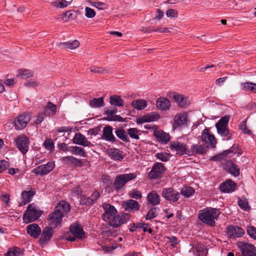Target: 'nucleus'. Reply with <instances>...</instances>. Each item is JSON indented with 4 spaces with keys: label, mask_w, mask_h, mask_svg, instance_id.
Listing matches in <instances>:
<instances>
[{
    "label": "nucleus",
    "mask_w": 256,
    "mask_h": 256,
    "mask_svg": "<svg viewBox=\"0 0 256 256\" xmlns=\"http://www.w3.org/2000/svg\"><path fill=\"white\" fill-rule=\"evenodd\" d=\"M102 208L104 211L102 215V220L114 228H118L126 223L130 219L129 215L126 213H124L121 215H116V210L113 206L109 204H103Z\"/></svg>",
    "instance_id": "f257e3e1"
},
{
    "label": "nucleus",
    "mask_w": 256,
    "mask_h": 256,
    "mask_svg": "<svg viewBox=\"0 0 256 256\" xmlns=\"http://www.w3.org/2000/svg\"><path fill=\"white\" fill-rule=\"evenodd\" d=\"M220 214V211L219 209L208 207L199 210L198 217L204 224L210 226H214L216 224L215 220L218 218Z\"/></svg>",
    "instance_id": "f03ea898"
},
{
    "label": "nucleus",
    "mask_w": 256,
    "mask_h": 256,
    "mask_svg": "<svg viewBox=\"0 0 256 256\" xmlns=\"http://www.w3.org/2000/svg\"><path fill=\"white\" fill-rule=\"evenodd\" d=\"M43 212L34 206L33 204H30L26 210L23 214V220L26 224L34 222L41 216Z\"/></svg>",
    "instance_id": "7ed1b4c3"
},
{
    "label": "nucleus",
    "mask_w": 256,
    "mask_h": 256,
    "mask_svg": "<svg viewBox=\"0 0 256 256\" xmlns=\"http://www.w3.org/2000/svg\"><path fill=\"white\" fill-rule=\"evenodd\" d=\"M136 178L134 173L128 174H120L116 176L114 182V186L116 191H118L125 186L126 184Z\"/></svg>",
    "instance_id": "20e7f679"
},
{
    "label": "nucleus",
    "mask_w": 256,
    "mask_h": 256,
    "mask_svg": "<svg viewBox=\"0 0 256 256\" xmlns=\"http://www.w3.org/2000/svg\"><path fill=\"white\" fill-rule=\"evenodd\" d=\"M230 120V116H228L222 117L216 124V127L218 134L222 136H228L227 140L230 138V130L228 124Z\"/></svg>",
    "instance_id": "39448f33"
},
{
    "label": "nucleus",
    "mask_w": 256,
    "mask_h": 256,
    "mask_svg": "<svg viewBox=\"0 0 256 256\" xmlns=\"http://www.w3.org/2000/svg\"><path fill=\"white\" fill-rule=\"evenodd\" d=\"M70 230L72 236H69L66 238V240L70 242H74L76 238L82 239L84 236V232L80 224L75 223L71 225L70 227Z\"/></svg>",
    "instance_id": "423d86ee"
},
{
    "label": "nucleus",
    "mask_w": 256,
    "mask_h": 256,
    "mask_svg": "<svg viewBox=\"0 0 256 256\" xmlns=\"http://www.w3.org/2000/svg\"><path fill=\"white\" fill-rule=\"evenodd\" d=\"M14 142L18 150L23 154H26L28 150L30 140L25 135L20 134L15 138Z\"/></svg>",
    "instance_id": "0eeeda50"
},
{
    "label": "nucleus",
    "mask_w": 256,
    "mask_h": 256,
    "mask_svg": "<svg viewBox=\"0 0 256 256\" xmlns=\"http://www.w3.org/2000/svg\"><path fill=\"white\" fill-rule=\"evenodd\" d=\"M162 196L166 200L175 202L180 198V193L172 188H164L162 189Z\"/></svg>",
    "instance_id": "6e6552de"
},
{
    "label": "nucleus",
    "mask_w": 256,
    "mask_h": 256,
    "mask_svg": "<svg viewBox=\"0 0 256 256\" xmlns=\"http://www.w3.org/2000/svg\"><path fill=\"white\" fill-rule=\"evenodd\" d=\"M30 116L29 114L24 113L18 115L14 120V126L17 130H23L30 122Z\"/></svg>",
    "instance_id": "1a4fd4ad"
},
{
    "label": "nucleus",
    "mask_w": 256,
    "mask_h": 256,
    "mask_svg": "<svg viewBox=\"0 0 256 256\" xmlns=\"http://www.w3.org/2000/svg\"><path fill=\"white\" fill-rule=\"evenodd\" d=\"M165 170V167L161 162H156L153 165L150 171L148 173L150 179H156L161 176Z\"/></svg>",
    "instance_id": "9d476101"
},
{
    "label": "nucleus",
    "mask_w": 256,
    "mask_h": 256,
    "mask_svg": "<svg viewBox=\"0 0 256 256\" xmlns=\"http://www.w3.org/2000/svg\"><path fill=\"white\" fill-rule=\"evenodd\" d=\"M242 256H256L254 246L246 242H239L238 244Z\"/></svg>",
    "instance_id": "9b49d317"
},
{
    "label": "nucleus",
    "mask_w": 256,
    "mask_h": 256,
    "mask_svg": "<svg viewBox=\"0 0 256 256\" xmlns=\"http://www.w3.org/2000/svg\"><path fill=\"white\" fill-rule=\"evenodd\" d=\"M54 163L53 162H50L46 164H42L36 167L33 169L32 172L36 175H46L54 169Z\"/></svg>",
    "instance_id": "f8f14e48"
},
{
    "label": "nucleus",
    "mask_w": 256,
    "mask_h": 256,
    "mask_svg": "<svg viewBox=\"0 0 256 256\" xmlns=\"http://www.w3.org/2000/svg\"><path fill=\"white\" fill-rule=\"evenodd\" d=\"M228 236L231 238L242 236L244 234V230L238 226H228L226 228Z\"/></svg>",
    "instance_id": "ddd939ff"
},
{
    "label": "nucleus",
    "mask_w": 256,
    "mask_h": 256,
    "mask_svg": "<svg viewBox=\"0 0 256 256\" xmlns=\"http://www.w3.org/2000/svg\"><path fill=\"white\" fill-rule=\"evenodd\" d=\"M53 234L54 232L51 227L46 226L44 228L39 239L40 245L44 246L52 238Z\"/></svg>",
    "instance_id": "4468645a"
},
{
    "label": "nucleus",
    "mask_w": 256,
    "mask_h": 256,
    "mask_svg": "<svg viewBox=\"0 0 256 256\" xmlns=\"http://www.w3.org/2000/svg\"><path fill=\"white\" fill-rule=\"evenodd\" d=\"M63 216V212L62 211H59V209L56 208V210L54 212L49 214V224H54L55 226H57L58 224L61 223Z\"/></svg>",
    "instance_id": "2eb2a0df"
},
{
    "label": "nucleus",
    "mask_w": 256,
    "mask_h": 256,
    "mask_svg": "<svg viewBox=\"0 0 256 256\" xmlns=\"http://www.w3.org/2000/svg\"><path fill=\"white\" fill-rule=\"evenodd\" d=\"M104 114L108 115L106 118V120L109 121H118L120 122H124V118L118 115H114L118 112V109L116 108H109L106 107L104 108Z\"/></svg>",
    "instance_id": "dca6fc26"
},
{
    "label": "nucleus",
    "mask_w": 256,
    "mask_h": 256,
    "mask_svg": "<svg viewBox=\"0 0 256 256\" xmlns=\"http://www.w3.org/2000/svg\"><path fill=\"white\" fill-rule=\"evenodd\" d=\"M113 128L109 125L104 128L102 139L111 142H116L118 141L116 139L112 133Z\"/></svg>",
    "instance_id": "f3484780"
},
{
    "label": "nucleus",
    "mask_w": 256,
    "mask_h": 256,
    "mask_svg": "<svg viewBox=\"0 0 256 256\" xmlns=\"http://www.w3.org/2000/svg\"><path fill=\"white\" fill-rule=\"evenodd\" d=\"M160 118V116L157 112H151L137 118L136 122L138 124H142L144 122L156 120H158Z\"/></svg>",
    "instance_id": "a211bd4d"
},
{
    "label": "nucleus",
    "mask_w": 256,
    "mask_h": 256,
    "mask_svg": "<svg viewBox=\"0 0 256 256\" xmlns=\"http://www.w3.org/2000/svg\"><path fill=\"white\" fill-rule=\"evenodd\" d=\"M72 142L84 146L91 147L92 144L87 140L86 137L80 133H76L72 138Z\"/></svg>",
    "instance_id": "6ab92c4d"
},
{
    "label": "nucleus",
    "mask_w": 256,
    "mask_h": 256,
    "mask_svg": "<svg viewBox=\"0 0 256 256\" xmlns=\"http://www.w3.org/2000/svg\"><path fill=\"white\" fill-rule=\"evenodd\" d=\"M170 148L172 150H175L180 155L187 154L188 150L186 145L178 142L173 141L170 144Z\"/></svg>",
    "instance_id": "aec40b11"
},
{
    "label": "nucleus",
    "mask_w": 256,
    "mask_h": 256,
    "mask_svg": "<svg viewBox=\"0 0 256 256\" xmlns=\"http://www.w3.org/2000/svg\"><path fill=\"white\" fill-rule=\"evenodd\" d=\"M236 186V184L233 181L228 180L220 184V189L222 192L230 193L234 191Z\"/></svg>",
    "instance_id": "412c9836"
},
{
    "label": "nucleus",
    "mask_w": 256,
    "mask_h": 256,
    "mask_svg": "<svg viewBox=\"0 0 256 256\" xmlns=\"http://www.w3.org/2000/svg\"><path fill=\"white\" fill-rule=\"evenodd\" d=\"M172 98L177 104L180 108H186L190 104L188 98L182 94H175L173 95Z\"/></svg>",
    "instance_id": "4be33fe9"
},
{
    "label": "nucleus",
    "mask_w": 256,
    "mask_h": 256,
    "mask_svg": "<svg viewBox=\"0 0 256 256\" xmlns=\"http://www.w3.org/2000/svg\"><path fill=\"white\" fill-rule=\"evenodd\" d=\"M28 234L32 237L36 238L42 232L41 228L36 224H32L26 227Z\"/></svg>",
    "instance_id": "5701e85b"
},
{
    "label": "nucleus",
    "mask_w": 256,
    "mask_h": 256,
    "mask_svg": "<svg viewBox=\"0 0 256 256\" xmlns=\"http://www.w3.org/2000/svg\"><path fill=\"white\" fill-rule=\"evenodd\" d=\"M100 196V192L98 191H94L92 195L88 197L82 196L81 199V203L86 206L93 204L96 202Z\"/></svg>",
    "instance_id": "b1692460"
},
{
    "label": "nucleus",
    "mask_w": 256,
    "mask_h": 256,
    "mask_svg": "<svg viewBox=\"0 0 256 256\" xmlns=\"http://www.w3.org/2000/svg\"><path fill=\"white\" fill-rule=\"evenodd\" d=\"M224 169L234 176H238L240 174V169L231 160H228L226 162Z\"/></svg>",
    "instance_id": "393cba45"
},
{
    "label": "nucleus",
    "mask_w": 256,
    "mask_h": 256,
    "mask_svg": "<svg viewBox=\"0 0 256 256\" xmlns=\"http://www.w3.org/2000/svg\"><path fill=\"white\" fill-rule=\"evenodd\" d=\"M187 118V114L186 113H181L177 114L174 118L173 127L176 128L186 124L188 120Z\"/></svg>",
    "instance_id": "a878e982"
},
{
    "label": "nucleus",
    "mask_w": 256,
    "mask_h": 256,
    "mask_svg": "<svg viewBox=\"0 0 256 256\" xmlns=\"http://www.w3.org/2000/svg\"><path fill=\"white\" fill-rule=\"evenodd\" d=\"M106 152L108 156L114 160L120 161L124 158L122 152L120 151L117 148H108Z\"/></svg>",
    "instance_id": "bb28decb"
},
{
    "label": "nucleus",
    "mask_w": 256,
    "mask_h": 256,
    "mask_svg": "<svg viewBox=\"0 0 256 256\" xmlns=\"http://www.w3.org/2000/svg\"><path fill=\"white\" fill-rule=\"evenodd\" d=\"M156 107L162 110H167L171 106L170 102L166 98L160 97L156 102Z\"/></svg>",
    "instance_id": "cd10ccee"
},
{
    "label": "nucleus",
    "mask_w": 256,
    "mask_h": 256,
    "mask_svg": "<svg viewBox=\"0 0 256 256\" xmlns=\"http://www.w3.org/2000/svg\"><path fill=\"white\" fill-rule=\"evenodd\" d=\"M123 206L126 210L136 211L140 209L138 202L134 200H128L124 201Z\"/></svg>",
    "instance_id": "c85d7f7f"
},
{
    "label": "nucleus",
    "mask_w": 256,
    "mask_h": 256,
    "mask_svg": "<svg viewBox=\"0 0 256 256\" xmlns=\"http://www.w3.org/2000/svg\"><path fill=\"white\" fill-rule=\"evenodd\" d=\"M154 136L162 144H166L170 139V134L162 130L155 132Z\"/></svg>",
    "instance_id": "c756f323"
},
{
    "label": "nucleus",
    "mask_w": 256,
    "mask_h": 256,
    "mask_svg": "<svg viewBox=\"0 0 256 256\" xmlns=\"http://www.w3.org/2000/svg\"><path fill=\"white\" fill-rule=\"evenodd\" d=\"M63 161L67 164H72L74 166L81 167L83 163L82 161L73 156H66L62 158Z\"/></svg>",
    "instance_id": "7c9ffc66"
},
{
    "label": "nucleus",
    "mask_w": 256,
    "mask_h": 256,
    "mask_svg": "<svg viewBox=\"0 0 256 256\" xmlns=\"http://www.w3.org/2000/svg\"><path fill=\"white\" fill-rule=\"evenodd\" d=\"M147 200L148 203L153 206H156L160 203V196L154 190H152L148 194Z\"/></svg>",
    "instance_id": "2f4dec72"
},
{
    "label": "nucleus",
    "mask_w": 256,
    "mask_h": 256,
    "mask_svg": "<svg viewBox=\"0 0 256 256\" xmlns=\"http://www.w3.org/2000/svg\"><path fill=\"white\" fill-rule=\"evenodd\" d=\"M35 192L34 190H31L29 191H24L22 193V202L20 204V206L25 205L30 202L33 196L34 195Z\"/></svg>",
    "instance_id": "473e14b6"
},
{
    "label": "nucleus",
    "mask_w": 256,
    "mask_h": 256,
    "mask_svg": "<svg viewBox=\"0 0 256 256\" xmlns=\"http://www.w3.org/2000/svg\"><path fill=\"white\" fill-rule=\"evenodd\" d=\"M202 140L206 143L210 144L212 148H215L216 140L214 135L204 132L202 136Z\"/></svg>",
    "instance_id": "72a5a7b5"
},
{
    "label": "nucleus",
    "mask_w": 256,
    "mask_h": 256,
    "mask_svg": "<svg viewBox=\"0 0 256 256\" xmlns=\"http://www.w3.org/2000/svg\"><path fill=\"white\" fill-rule=\"evenodd\" d=\"M132 106L138 110L144 109L147 106L146 101L144 99H136L132 102Z\"/></svg>",
    "instance_id": "f704fd0d"
},
{
    "label": "nucleus",
    "mask_w": 256,
    "mask_h": 256,
    "mask_svg": "<svg viewBox=\"0 0 256 256\" xmlns=\"http://www.w3.org/2000/svg\"><path fill=\"white\" fill-rule=\"evenodd\" d=\"M204 152V148L198 144H193L190 150H188L187 154L189 156L194 154H202Z\"/></svg>",
    "instance_id": "c9c22d12"
},
{
    "label": "nucleus",
    "mask_w": 256,
    "mask_h": 256,
    "mask_svg": "<svg viewBox=\"0 0 256 256\" xmlns=\"http://www.w3.org/2000/svg\"><path fill=\"white\" fill-rule=\"evenodd\" d=\"M110 104L116 106H122L124 104V100L120 96L117 95H113L110 98Z\"/></svg>",
    "instance_id": "e433bc0d"
},
{
    "label": "nucleus",
    "mask_w": 256,
    "mask_h": 256,
    "mask_svg": "<svg viewBox=\"0 0 256 256\" xmlns=\"http://www.w3.org/2000/svg\"><path fill=\"white\" fill-rule=\"evenodd\" d=\"M115 134L118 138L124 142H130V139L128 136L127 132L123 128H117L115 132Z\"/></svg>",
    "instance_id": "4c0bfd02"
},
{
    "label": "nucleus",
    "mask_w": 256,
    "mask_h": 256,
    "mask_svg": "<svg viewBox=\"0 0 256 256\" xmlns=\"http://www.w3.org/2000/svg\"><path fill=\"white\" fill-rule=\"evenodd\" d=\"M89 104L92 108H98L104 106V102L103 97L94 98L89 101Z\"/></svg>",
    "instance_id": "58836bf2"
},
{
    "label": "nucleus",
    "mask_w": 256,
    "mask_h": 256,
    "mask_svg": "<svg viewBox=\"0 0 256 256\" xmlns=\"http://www.w3.org/2000/svg\"><path fill=\"white\" fill-rule=\"evenodd\" d=\"M56 208L59 209V211H62L64 214V213H68L70 211V206L66 201L60 200L56 206Z\"/></svg>",
    "instance_id": "ea45409f"
},
{
    "label": "nucleus",
    "mask_w": 256,
    "mask_h": 256,
    "mask_svg": "<svg viewBox=\"0 0 256 256\" xmlns=\"http://www.w3.org/2000/svg\"><path fill=\"white\" fill-rule=\"evenodd\" d=\"M59 44L63 48L73 50L78 48L80 44L78 40H74L72 42H60Z\"/></svg>",
    "instance_id": "a19ab883"
},
{
    "label": "nucleus",
    "mask_w": 256,
    "mask_h": 256,
    "mask_svg": "<svg viewBox=\"0 0 256 256\" xmlns=\"http://www.w3.org/2000/svg\"><path fill=\"white\" fill-rule=\"evenodd\" d=\"M70 152L75 155H80L83 157L86 156L84 149L78 146H71Z\"/></svg>",
    "instance_id": "79ce46f5"
},
{
    "label": "nucleus",
    "mask_w": 256,
    "mask_h": 256,
    "mask_svg": "<svg viewBox=\"0 0 256 256\" xmlns=\"http://www.w3.org/2000/svg\"><path fill=\"white\" fill-rule=\"evenodd\" d=\"M194 192L195 190L192 187L186 186L182 189L180 194H182L186 198H189L194 194Z\"/></svg>",
    "instance_id": "37998d69"
},
{
    "label": "nucleus",
    "mask_w": 256,
    "mask_h": 256,
    "mask_svg": "<svg viewBox=\"0 0 256 256\" xmlns=\"http://www.w3.org/2000/svg\"><path fill=\"white\" fill-rule=\"evenodd\" d=\"M56 105L53 104L50 102H48L47 106L44 107V112L48 113L49 114L54 115L56 113Z\"/></svg>",
    "instance_id": "c03bdc74"
},
{
    "label": "nucleus",
    "mask_w": 256,
    "mask_h": 256,
    "mask_svg": "<svg viewBox=\"0 0 256 256\" xmlns=\"http://www.w3.org/2000/svg\"><path fill=\"white\" fill-rule=\"evenodd\" d=\"M158 209L157 208H150L146 216V219L148 220H151L152 219L156 218L158 216Z\"/></svg>",
    "instance_id": "a18cd8bd"
},
{
    "label": "nucleus",
    "mask_w": 256,
    "mask_h": 256,
    "mask_svg": "<svg viewBox=\"0 0 256 256\" xmlns=\"http://www.w3.org/2000/svg\"><path fill=\"white\" fill-rule=\"evenodd\" d=\"M156 157L159 160L165 162L170 160L171 155L170 154L167 152H158L156 154Z\"/></svg>",
    "instance_id": "49530a36"
},
{
    "label": "nucleus",
    "mask_w": 256,
    "mask_h": 256,
    "mask_svg": "<svg viewBox=\"0 0 256 256\" xmlns=\"http://www.w3.org/2000/svg\"><path fill=\"white\" fill-rule=\"evenodd\" d=\"M108 69L102 67H98L96 66H92L90 68V71L91 72L97 74H104L110 72Z\"/></svg>",
    "instance_id": "de8ad7c7"
},
{
    "label": "nucleus",
    "mask_w": 256,
    "mask_h": 256,
    "mask_svg": "<svg viewBox=\"0 0 256 256\" xmlns=\"http://www.w3.org/2000/svg\"><path fill=\"white\" fill-rule=\"evenodd\" d=\"M138 133V130L136 128H130L127 130V134H128L131 138L136 140L140 138Z\"/></svg>",
    "instance_id": "09e8293b"
},
{
    "label": "nucleus",
    "mask_w": 256,
    "mask_h": 256,
    "mask_svg": "<svg viewBox=\"0 0 256 256\" xmlns=\"http://www.w3.org/2000/svg\"><path fill=\"white\" fill-rule=\"evenodd\" d=\"M230 150H225L222 152V154H219L216 156H214L210 158V160L213 161H220L224 158V156H226L228 154L230 153Z\"/></svg>",
    "instance_id": "8fccbe9b"
},
{
    "label": "nucleus",
    "mask_w": 256,
    "mask_h": 256,
    "mask_svg": "<svg viewBox=\"0 0 256 256\" xmlns=\"http://www.w3.org/2000/svg\"><path fill=\"white\" fill-rule=\"evenodd\" d=\"M244 89L246 91H252L256 93V84L252 82H246L244 84Z\"/></svg>",
    "instance_id": "3c124183"
},
{
    "label": "nucleus",
    "mask_w": 256,
    "mask_h": 256,
    "mask_svg": "<svg viewBox=\"0 0 256 256\" xmlns=\"http://www.w3.org/2000/svg\"><path fill=\"white\" fill-rule=\"evenodd\" d=\"M238 205L243 210H247L249 209L248 202L246 198L241 199L239 198Z\"/></svg>",
    "instance_id": "603ef678"
},
{
    "label": "nucleus",
    "mask_w": 256,
    "mask_h": 256,
    "mask_svg": "<svg viewBox=\"0 0 256 256\" xmlns=\"http://www.w3.org/2000/svg\"><path fill=\"white\" fill-rule=\"evenodd\" d=\"M76 16H74L72 12V11L68 10L64 14V16L61 18L62 20L64 22H68L70 20H74Z\"/></svg>",
    "instance_id": "864d4df0"
},
{
    "label": "nucleus",
    "mask_w": 256,
    "mask_h": 256,
    "mask_svg": "<svg viewBox=\"0 0 256 256\" xmlns=\"http://www.w3.org/2000/svg\"><path fill=\"white\" fill-rule=\"evenodd\" d=\"M70 3V2H68L65 0H61V2H54L52 3V4L56 8H64L68 6V4Z\"/></svg>",
    "instance_id": "5fc2aeb1"
},
{
    "label": "nucleus",
    "mask_w": 256,
    "mask_h": 256,
    "mask_svg": "<svg viewBox=\"0 0 256 256\" xmlns=\"http://www.w3.org/2000/svg\"><path fill=\"white\" fill-rule=\"evenodd\" d=\"M44 146L45 148L50 151H53L54 150V143L51 139H46L44 142Z\"/></svg>",
    "instance_id": "6e6d98bb"
},
{
    "label": "nucleus",
    "mask_w": 256,
    "mask_h": 256,
    "mask_svg": "<svg viewBox=\"0 0 256 256\" xmlns=\"http://www.w3.org/2000/svg\"><path fill=\"white\" fill-rule=\"evenodd\" d=\"M20 72L22 77L24 78H31L34 76L33 72L29 70H20Z\"/></svg>",
    "instance_id": "4d7b16f0"
},
{
    "label": "nucleus",
    "mask_w": 256,
    "mask_h": 256,
    "mask_svg": "<svg viewBox=\"0 0 256 256\" xmlns=\"http://www.w3.org/2000/svg\"><path fill=\"white\" fill-rule=\"evenodd\" d=\"M247 233L250 238L256 240V228L253 226H248L247 228Z\"/></svg>",
    "instance_id": "13d9d810"
},
{
    "label": "nucleus",
    "mask_w": 256,
    "mask_h": 256,
    "mask_svg": "<svg viewBox=\"0 0 256 256\" xmlns=\"http://www.w3.org/2000/svg\"><path fill=\"white\" fill-rule=\"evenodd\" d=\"M130 196L131 198L139 200L142 197L141 192L137 190L134 189L130 193Z\"/></svg>",
    "instance_id": "bf43d9fd"
},
{
    "label": "nucleus",
    "mask_w": 256,
    "mask_h": 256,
    "mask_svg": "<svg viewBox=\"0 0 256 256\" xmlns=\"http://www.w3.org/2000/svg\"><path fill=\"white\" fill-rule=\"evenodd\" d=\"M85 16L88 18H92L94 17L96 14L94 10L89 7H86L85 8Z\"/></svg>",
    "instance_id": "052dcab7"
},
{
    "label": "nucleus",
    "mask_w": 256,
    "mask_h": 256,
    "mask_svg": "<svg viewBox=\"0 0 256 256\" xmlns=\"http://www.w3.org/2000/svg\"><path fill=\"white\" fill-rule=\"evenodd\" d=\"M166 238L168 240V242L170 243V246L172 247H176L178 244V238L174 236H166Z\"/></svg>",
    "instance_id": "680f3d73"
},
{
    "label": "nucleus",
    "mask_w": 256,
    "mask_h": 256,
    "mask_svg": "<svg viewBox=\"0 0 256 256\" xmlns=\"http://www.w3.org/2000/svg\"><path fill=\"white\" fill-rule=\"evenodd\" d=\"M92 6L100 10H105L107 8L106 4L102 2H92Z\"/></svg>",
    "instance_id": "e2e57ef3"
},
{
    "label": "nucleus",
    "mask_w": 256,
    "mask_h": 256,
    "mask_svg": "<svg viewBox=\"0 0 256 256\" xmlns=\"http://www.w3.org/2000/svg\"><path fill=\"white\" fill-rule=\"evenodd\" d=\"M39 84V82L34 79H30L25 82L24 85L28 87H35L38 86Z\"/></svg>",
    "instance_id": "0e129e2a"
},
{
    "label": "nucleus",
    "mask_w": 256,
    "mask_h": 256,
    "mask_svg": "<svg viewBox=\"0 0 256 256\" xmlns=\"http://www.w3.org/2000/svg\"><path fill=\"white\" fill-rule=\"evenodd\" d=\"M10 166L9 162L5 160H0V173L8 168Z\"/></svg>",
    "instance_id": "69168bd1"
},
{
    "label": "nucleus",
    "mask_w": 256,
    "mask_h": 256,
    "mask_svg": "<svg viewBox=\"0 0 256 256\" xmlns=\"http://www.w3.org/2000/svg\"><path fill=\"white\" fill-rule=\"evenodd\" d=\"M166 15L168 17L176 18L178 15V12L176 10L169 9L167 10Z\"/></svg>",
    "instance_id": "338daca9"
},
{
    "label": "nucleus",
    "mask_w": 256,
    "mask_h": 256,
    "mask_svg": "<svg viewBox=\"0 0 256 256\" xmlns=\"http://www.w3.org/2000/svg\"><path fill=\"white\" fill-rule=\"evenodd\" d=\"M45 115L44 114H38L36 116L34 122L36 124H40L44 120Z\"/></svg>",
    "instance_id": "774afa93"
}]
</instances>
